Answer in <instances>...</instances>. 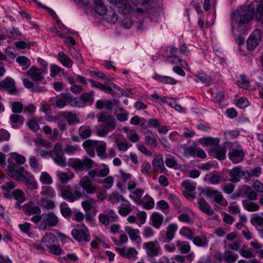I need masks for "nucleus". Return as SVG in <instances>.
Wrapping results in <instances>:
<instances>
[{
	"label": "nucleus",
	"mask_w": 263,
	"mask_h": 263,
	"mask_svg": "<svg viewBox=\"0 0 263 263\" xmlns=\"http://www.w3.org/2000/svg\"><path fill=\"white\" fill-rule=\"evenodd\" d=\"M253 18L257 21L263 19V2L258 5L257 2H253L247 8L241 9L237 11L232 16V31L242 32L245 29V24Z\"/></svg>",
	"instance_id": "f257e3e1"
},
{
	"label": "nucleus",
	"mask_w": 263,
	"mask_h": 263,
	"mask_svg": "<svg viewBox=\"0 0 263 263\" xmlns=\"http://www.w3.org/2000/svg\"><path fill=\"white\" fill-rule=\"evenodd\" d=\"M99 122L103 123L102 126H97L96 130L98 136L103 137L112 130L116 127V120L111 116L100 114L97 116Z\"/></svg>",
	"instance_id": "f03ea898"
},
{
	"label": "nucleus",
	"mask_w": 263,
	"mask_h": 263,
	"mask_svg": "<svg viewBox=\"0 0 263 263\" xmlns=\"http://www.w3.org/2000/svg\"><path fill=\"white\" fill-rule=\"evenodd\" d=\"M31 220L35 223H40L39 228L44 230L47 227L55 226L58 222V218L53 213H49L42 215H34L31 218Z\"/></svg>",
	"instance_id": "7ed1b4c3"
},
{
	"label": "nucleus",
	"mask_w": 263,
	"mask_h": 263,
	"mask_svg": "<svg viewBox=\"0 0 263 263\" xmlns=\"http://www.w3.org/2000/svg\"><path fill=\"white\" fill-rule=\"evenodd\" d=\"M121 175L120 180L117 183V188L122 192H124L126 189L131 191L137 186L136 181L133 179L131 174L122 170L119 171Z\"/></svg>",
	"instance_id": "20e7f679"
},
{
	"label": "nucleus",
	"mask_w": 263,
	"mask_h": 263,
	"mask_svg": "<svg viewBox=\"0 0 263 263\" xmlns=\"http://www.w3.org/2000/svg\"><path fill=\"white\" fill-rule=\"evenodd\" d=\"M5 171L8 176L16 181H23L29 175V172L26 171L23 166L8 165Z\"/></svg>",
	"instance_id": "39448f33"
},
{
	"label": "nucleus",
	"mask_w": 263,
	"mask_h": 263,
	"mask_svg": "<svg viewBox=\"0 0 263 263\" xmlns=\"http://www.w3.org/2000/svg\"><path fill=\"white\" fill-rule=\"evenodd\" d=\"M67 165L76 171H81L91 168L93 166V162L88 158H85L82 160L72 158L68 160Z\"/></svg>",
	"instance_id": "423d86ee"
},
{
	"label": "nucleus",
	"mask_w": 263,
	"mask_h": 263,
	"mask_svg": "<svg viewBox=\"0 0 263 263\" xmlns=\"http://www.w3.org/2000/svg\"><path fill=\"white\" fill-rule=\"evenodd\" d=\"M50 155L57 164L62 167L66 166V159L64 156V152L60 144L58 143L54 145L53 149L50 151Z\"/></svg>",
	"instance_id": "0eeeda50"
},
{
	"label": "nucleus",
	"mask_w": 263,
	"mask_h": 263,
	"mask_svg": "<svg viewBox=\"0 0 263 263\" xmlns=\"http://www.w3.org/2000/svg\"><path fill=\"white\" fill-rule=\"evenodd\" d=\"M262 40V34L259 30H255L249 36L247 41V48L249 50H253L258 46Z\"/></svg>",
	"instance_id": "6e6552de"
},
{
	"label": "nucleus",
	"mask_w": 263,
	"mask_h": 263,
	"mask_svg": "<svg viewBox=\"0 0 263 263\" xmlns=\"http://www.w3.org/2000/svg\"><path fill=\"white\" fill-rule=\"evenodd\" d=\"M84 195V192L80 189H76L74 192H72L69 189H64L61 193L62 197L69 202H74L79 200Z\"/></svg>",
	"instance_id": "1a4fd4ad"
},
{
	"label": "nucleus",
	"mask_w": 263,
	"mask_h": 263,
	"mask_svg": "<svg viewBox=\"0 0 263 263\" xmlns=\"http://www.w3.org/2000/svg\"><path fill=\"white\" fill-rule=\"evenodd\" d=\"M80 230L74 229L71 231L73 237L78 241H89L90 236L86 227L84 224L80 226Z\"/></svg>",
	"instance_id": "9d476101"
},
{
	"label": "nucleus",
	"mask_w": 263,
	"mask_h": 263,
	"mask_svg": "<svg viewBox=\"0 0 263 263\" xmlns=\"http://www.w3.org/2000/svg\"><path fill=\"white\" fill-rule=\"evenodd\" d=\"M27 76L35 82L41 81L44 79L47 71L44 68H37L34 66L31 67L26 73Z\"/></svg>",
	"instance_id": "9b49d317"
},
{
	"label": "nucleus",
	"mask_w": 263,
	"mask_h": 263,
	"mask_svg": "<svg viewBox=\"0 0 263 263\" xmlns=\"http://www.w3.org/2000/svg\"><path fill=\"white\" fill-rule=\"evenodd\" d=\"M116 251L122 257L135 260L137 258L138 251L132 247H117Z\"/></svg>",
	"instance_id": "f8f14e48"
},
{
	"label": "nucleus",
	"mask_w": 263,
	"mask_h": 263,
	"mask_svg": "<svg viewBox=\"0 0 263 263\" xmlns=\"http://www.w3.org/2000/svg\"><path fill=\"white\" fill-rule=\"evenodd\" d=\"M143 248L145 250L147 255L150 257L157 256L160 250L158 241L144 242L143 244Z\"/></svg>",
	"instance_id": "ddd939ff"
},
{
	"label": "nucleus",
	"mask_w": 263,
	"mask_h": 263,
	"mask_svg": "<svg viewBox=\"0 0 263 263\" xmlns=\"http://www.w3.org/2000/svg\"><path fill=\"white\" fill-rule=\"evenodd\" d=\"M181 186L183 189V193L186 198L192 199L195 197L194 192L197 186L195 182L186 180L182 182Z\"/></svg>",
	"instance_id": "4468645a"
},
{
	"label": "nucleus",
	"mask_w": 263,
	"mask_h": 263,
	"mask_svg": "<svg viewBox=\"0 0 263 263\" xmlns=\"http://www.w3.org/2000/svg\"><path fill=\"white\" fill-rule=\"evenodd\" d=\"M229 159L234 163H237L241 162L243 159L244 154L240 146L237 145L236 147L233 145L229 154Z\"/></svg>",
	"instance_id": "2eb2a0df"
},
{
	"label": "nucleus",
	"mask_w": 263,
	"mask_h": 263,
	"mask_svg": "<svg viewBox=\"0 0 263 263\" xmlns=\"http://www.w3.org/2000/svg\"><path fill=\"white\" fill-rule=\"evenodd\" d=\"M111 4L117 5V7L122 9L124 13H128L132 11H135L138 13H143V10L140 8L135 9L134 6L126 5V0H109Z\"/></svg>",
	"instance_id": "dca6fc26"
},
{
	"label": "nucleus",
	"mask_w": 263,
	"mask_h": 263,
	"mask_svg": "<svg viewBox=\"0 0 263 263\" xmlns=\"http://www.w3.org/2000/svg\"><path fill=\"white\" fill-rule=\"evenodd\" d=\"M206 193L211 199H213L217 204L222 206H226L228 204L226 200L217 190L209 189L206 190Z\"/></svg>",
	"instance_id": "f3484780"
},
{
	"label": "nucleus",
	"mask_w": 263,
	"mask_h": 263,
	"mask_svg": "<svg viewBox=\"0 0 263 263\" xmlns=\"http://www.w3.org/2000/svg\"><path fill=\"white\" fill-rule=\"evenodd\" d=\"M180 212L182 213L178 217L179 221L187 223H192L195 221L196 216L190 209L185 207Z\"/></svg>",
	"instance_id": "a211bd4d"
},
{
	"label": "nucleus",
	"mask_w": 263,
	"mask_h": 263,
	"mask_svg": "<svg viewBox=\"0 0 263 263\" xmlns=\"http://www.w3.org/2000/svg\"><path fill=\"white\" fill-rule=\"evenodd\" d=\"M124 230L129 236L132 242L141 241L140 230L138 229H134L130 226L125 225L124 226Z\"/></svg>",
	"instance_id": "6ab92c4d"
},
{
	"label": "nucleus",
	"mask_w": 263,
	"mask_h": 263,
	"mask_svg": "<svg viewBox=\"0 0 263 263\" xmlns=\"http://www.w3.org/2000/svg\"><path fill=\"white\" fill-rule=\"evenodd\" d=\"M164 219V216L157 212H154L149 217V224L154 228L159 229L161 227Z\"/></svg>",
	"instance_id": "aec40b11"
},
{
	"label": "nucleus",
	"mask_w": 263,
	"mask_h": 263,
	"mask_svg": "<svg viewBox=\"0 0 263 263\" xmlns=\"http://www.w3.org/2000/svg\"><path fill=\"white\" fill-rule=\"evenodd\" d=\"M8 164L11 165H22L24 164L26 161V158L17 153H11L9 154V158L7 160Z\"/></svg>",
	"instance_id": "412c9836"
},
{
	"label": "nucleus",
	"mask_w": 263,
	"mask_h": 263,
	"mask_svg": "<svg viewBox=\"0 0 263 263\" xmlns=\"http://www.w3.org/2000/svg\"><path fill=\"white\" fill-rule=\"evenodd\" d=\"M0 88L7 90L11 95L14 94L16 91L14 81L10 77H7L0 82Z\"/></svg>",
	"instance_id": "4be33fe9"
},
{
	"label": "nucleus",
	"mask_w": 263,
	"mask_h": 263,
	"mask_svg": "<svg viewBox=\"0 0 263 263\" xmlns=\"http://www.w3.org/2000/svg\"><path fill=\"white\" fill-rule=\"evenodd\" d=\"M209 154L218 160H223L226 158V150L218 144L209 150Z\"/></svg>",
	"instance_id": "5701e85b"
},
{
	"label": "nucleus",
	"mask_w": 263,
	"mask_h": 263,
	"mask_svg": "<svg viewBox=\"0 0 263 263\" xmlns=\"http://www.w3.org/2000/svg\"><path fill=\"white\" fill-rule=\"evenodd\" d=\"M80 186L88 194H93L96 192V187L92 185L88 177L82 178L79 182Z\"/></svg>",
	"instance_id": "b1692460"
},
{
	"label": "nucleus",
	"mask_w": 263,
	"mask_h": 263,
	"mask_svg": "<svg viewBox=\"0 0 263 263\" xmlns=\"http://www.w3.org/2000/svg\"><path fill=\"white\" fill-rule=\"evenodd\" d=\"M251 223L256 228L258 231L263 234V213L261 215L254 214L250 219Z\"/></svg>",
	"instance_id": "393cba45"
},
{
	"label": "nucleus",
	"mask_w": 263,
	"mask_h": 263,
	"mask_svg": "<svg viewBox=\"0 0 263 263\" xmlns=\"http://www.w3.org/2000/svg\"><path fill=\"white\" fill-rule=\"evenodd\" d=\"M152 164L155 170L160 173L165 170L162 156L161 155H156L155 156L152 161Z\"/></svg>",
	"instance_id": "a878e982"
},
{
	"label": "nucleus",
	"mask_w": 263,
	"mask_h": 263,
	"mask_svg": "<svg viewBox=\"0 0 263 263\" xmlns=\"http://www.w3.org/2000/svg\"><path fill=\"white\" fill-rule=\"evenodd\" d=\"M24 121V118L18 115L13 114L10 116V123L14 128H18L22 127Z\"/></svg>",
	"instance_id": "bb28decb"
},
{
	"label": "nucleus",
	"mask_w": 263,
	"mask_h": 263,
	"mask_svg": "<svg viewBox=\"0 0 263 263\" xmlns=\"http://www.w3.org/2000/svg\"><path fill=\"white\" fill-rule=\"evenodd\" d=\"M81 205L83 210L87 212L90 210H93V211L97 212L98 211V206L97 205L96 201L93 199H89V200L83 201L81 203Z\"/></svg>",
	"instance_id": "cd10ccee"
},
{
	"label": "nucleus",
	"mask_w": 263,
	"mask_h": 263,
	"mask_svg": "<svg viewBox=\"0 0 263 263\" xmlns=\"http://www.w3.org/2000/svg\"><path fill=\"white\" fill-rule=\"evenodd\" d=\"M15 187L14 183L12 182H7L5 185H3L1 187L4 196L7 199H10L12 198L13 195V191L12 190L14 189Z\"/></svg>",
	"instance_id": "c85d7f7f"
},
{
	"label": "nucleus",
	"mask_w": 263,
	"mask_h": 263,
	"mask_svg": "<svg viewBox=\"0 0 263 263\" xmlns=\"http://www.w3.org/2000/svg\"><path fill=\"white\" fill-rule=\"evenodd\" d=\"M195 258V254L193 252H190L187 255L182 256L180 255H174L172 258L179 263H191Z\"/></svg>",
	"instance_id": "c756f323"
},
{
	"label": "nucleus",
	"mask_w": 263,
	"mask_h": 263,
	"mask_svg": "<svg viewBox=\"0 0 263 263\" xmlns=\"http://www.w3.org/2000/svg\"><path fill=\"white\" fill-rule=\"evenodd\" d=\"M55 175L58 178L59 180L62 183H67L74 177V174L71 172L65 173L62 171H58L55 172Z\"/></svg>",
	"instance_id": "7c9ffc66"
},
{
	"label": "nucleus",
	"mask_w": 263,
	"mask_h": 263,
	"mask_svg": "<svg viewBox=\"0 0 263 263\" xmlns=\"http://www.w3.org/2000/svg\"><path fill=\"white\" fill-rule=\"evenodd\" d=\"M133 210V208L130 202L125 200L121 203V206L119 208L118 212L122 216H126L129 214Z\"/></svg>",
	"instance_id": "2f4dec72"
},
{
	"label": "nucleus",
	"mask_w": 263,
	"mask_h": 263,
	"mask_svg": "<svg viewBox=\"0 0 263 263\" xmlns=\"http://www.w3.org/2000/svg\"><path fill=\"white\" fill-rule=\"evenodd\" d=\"M197 202L199 208L202 212L208 215L213 214V210L204 199L199 198Z\"/></svg>",
	"instance_id": "473e14b6"
},
{
	"label": "nucleus",
	"mask_w": 263,
	"mask_h": 263,
	"mask_svg": "<svg viewBox=\"0 0 263 263\" xmlns=\"http://www.w3.org/2000/svg\"><path fill=\"white\" fill-rule=\"evenodd\" d=\"M204 181L209 184L217 185L220 183L221 179L218 174L215 172L206 174L204 178Z\"/></svg>",
	"instance_id": "72a5a7b5"
},
{
	"label": "nucleus",
	"mask_w": 263,
	"mask_h": 263,
	"mask_svg": "<svg viewBox=\"0 0 263 263\" xmlns=\"http://www.w3.org/2000/svg\"><path fill=\"white\" fill-rule=\"evenodd\" d=\"M58 58L64 67L70 68L72 66L73 62L72 60L63 52H60L59 53Z\"/></svg>",
	"instance_id": "f704fd0d"
},
{
	"label": "nucleus",
	"mask_w": 263,
	"mask_h": 263,
	"mask_svg": "<svg viewBox=\"0 0 263 263\" xmlns=\"http://www.w3.org/2000/svg\"><path fill=\"white\" fill-rule=\"evenodd\" d=\"M23 208L24 211L29 214H39L41 213L40 208L35 206L32 202L25 204Z\"/></svg>",
	"instance_id": "c9c22d12"
},
{
	"label": "nucleus",
	"mask_w": 263,
	"mask_h": 263,
	"mask_svg": "<svg viewBox=\"0 0 263 263\" xmlns=\"http://www.w3.org/2000/svg\"><path fill=\"white\" fill-rule=\"evenodd\" d=\"M244 175V172L241 171L240 168L235 167L230 171V176L231 181L238 182L240 180L241 176Z\"/></svg>",
	"instance_id": "e433bc0d"
},
{
	"label": "nucleus",
	"mask_w": 263,
	"mask_h": 263,
	"mask_svg": "<svg viewBox=\"0 0 263 263\" xmlns=\"http://www.w3.org/2000/svg\"><path fill=\"white\" fill-rule=\"evenodd\" d=\"M67 97L69 99V105L70 106L76 107H84L86 106L82 96L80 98H74L70 95V96Z\"/></svg>",
	"instance_id": "4c0bfd02"
},
{
	"label": "nucleus",
	"mask_w": 263,
	"mask_h": 263,
	"mask_svg": "<svg viewBox=\"0 0 263 263\" xmlns=\"http://www.w3.org/2000/svg\"><path fill=\"white\" fill-rule=\"evenodd\" d=\"M106 144L103 141H96V148L98 155L101 158L105 157Z\"/></svg>",
	"instance_id": "58836bf2"
},
{
	"label": "nucleus",
	"mask_w": 263,
	"mask_h": 263,
	"mask_svg": "<svg viewBox=\"0 0 263 263\" xmlns=\"http://www.w3.org/2000/svg\"><path fill=\"white\" fill-rule=\"evenodd\" d=\"M96 141L92 140H87L83 143V146L87 152L91 156L95 154V149L96 148Z\"/></svg>",
	"instance_id": "ea45409f"
},
{
	"label": "nucleus",
	"mask_w": 263,
	"mask_h": 263,
	"mask_svg": "<svg viewBox=\"0 0 263 263\" xmlns=\"http://www.w3.org/2000/svg\"><path fill=\"white\" fill-rule=\"evenodd\" d=\"M242 204L243 208L249 212H256L259 209V205L257 203L253 201L243 200Z\"/></svg>",
	"instance_id": "a19ab883"
},
{
	"label": "nucleus",
	"mask_w": 263,
	"mask_h": 263,
	"mask_svg": "<svg viewBox=\"0 0 263 263\" xmlns=\"http://www.w3.org/2000/svg\"><path fill=\"white\" fill-rule=\"evenodd\" d=\"M56 239V237L53 234L51 233H48L44 236L42 242L44 246L49 248L54 245Z\"/></svg>",
	"instance_id": "79ce46f5"
},
{
	"label": "nucleus",
	"mask_w": 263,
	"mask_h": 263,
	"mask_svg": "<svg viewBox=\"0 0 263 263\" xmlns=\"http://www.w3.org/2000/svg\"><path fill=\"white\" fill-rule=\"evenodd\" d=\"M198 141L201 144L205 146H210L211 148H213L214 146L218 144L219 142L218 139L211 137L200 138Z\"/></svg>",
	"instance_id": "37998d69"
},
{
	"label": "nucleus",
	"mask_w": 263,
	"mask_h": 263,
	"mask_svg": "<svg viewBox=\"0 0 263 263\" xmlns=\"http://www.w3.org/2000/svg\"><path fill=\"white\" fill-rule=\"evenodd\" d=\"M44 119L42 118H40L37 120L34 118L31 119L29 120L26 123L28 127L32 130L34 132H36L38 131L40 129V126L38 124V122H40L42 123H44L42 121H43Z\"/></svg>",
	"instance_id": "c03bdc74"
},
{
	"label": "nucleus",
	"mask_w": 263,
	"mask_h": 263,
	"mask_svg": "<svg viewBox=\"0 0 263 263\" xmlns=\"http://www.w3.org/2000/svg\"><path fill=\"white\" fill-rule=\"evenodd\" d=\"M154 78L164 84L174 85L177 82L174 78L168 76L156 74L154 77Z\"/></svg>",
	"instance_id": "a18cd8bd"
},
{
	"label": "nucleus",
	"mask_w": 263,
	"mask_h": 263,
	"mask_svg": "<svg viewBox=\"0 0 263 263\" xmlns=\"http://www.w3.org/2000/svg\"><path fill=\"white\" fill-rule=\"evenodd\" d=\"M112 102L108 100H100L96 102V107L98 109H105L111 111L112 108Z\"/></svg>",
	"instance_id": "49530a36"
},
{
	"label": "nucleus",
	"mask_w": 263,
	"mask_h": 263,
	"mask_svg": "<svg viewBox=\"0 0 263 263\" xmlns=\"http://www.w3.org/2000/svg\"><path fill=\"white\" fill-rule=\"evenodd\" d=\"M23 181H25V184L30 189L36 190L39 187L37 182L35 179L34 176L29 172V175Z\"/></svg>",
	"instance_id": "de8ad7c7"
},
{
	"label": "nucleus",
	"mask_w": 263,
	"mask_h": 263,
	"mask_svg": "<svg viewBox=\"0 0 263 263\" xmlns=\"http://www.w3.org/2000/svg\"><path fill=\"white\" fill-rule=\"evenodd\" d=\"M18 228L21 232L26 233L30 237H34L36 235L31 231V224L25 222L18 224Z\"/></svg>",
	"instance_id": "09e8293b"
},
{
	"label": "nucleus",
	"mask_w": 263,
	"mask_h": 263,
	"mask_svg": "<svg viewBox=\"0 0 263 263\" xmlns=\"http://www.w3.org/2000/svg\"><path fill=\"white\" fill-rule=\"evenodd\" d=\"M39 180L40 182L44 185H49L53 183L52 178L47 172H43L41 173Z\"/></svg>",
	"instance_id": "8fccbe9b"
},
{
	"label": "nucleus",
	"mask_w": 263,
	"mask_h": 263,
	"mask_svg": "<svg viewBox=\"0 0 263 263\" xmlns=\"http://www.w3.org/2000/svg\"><path fill=\"white\" fill-rule=\"evenodd\" d=\"M16 200V204L18 206L25 201V197L24 192L20 190H14L13 191V195Z\"/></svg>",
	"instance_id": "3c124183"
},
{
	"label": "nucleus",
	"mask_w": 263,
	"mask_h": 263,
	"mask_svg": "<svg viewBox=\"0 0 263 263\" xmlns=\"http://www.w3.org/2000/svg\"><path fill=\"white\" fill-rule=\"evenodd\" d=\"M123 130L126 134L127 138L130 141L136 142L139 140L140 137L136 132L129 129L128 127H124Z\"/></svg>",
	"instance_id": "603ef678"
},
{
	"label": "nucleus",
	"mask_w": 263,
	"mask_h": 263,
	"mask_svg": "<svg viewBox=\"0 0 263 263\" xmlns=\"http://www.w3.org/2000/svg\"><path fill=\"white\" fill-rule=\"evenodd\" d=\"M68 96H70V94L62 95L58 97L56 100L57 106L62 108L65 106L66 104H69V99L67 97Z\"/></svg>",
	"instance_id": "864d4df0"
},
{
	"label": "nucleus",
	"mask_w": 263,
	"mask_h": 263,
	"mask_svg": "<svg viewBox=\"0 0 263 263\" xmlns=\"http://www.w3.org/2000/svg\"><path fill=\"white\" fill-rule=\"evenodd\" d=\"M165 162L166 165L168 167L172 168L175 170L180 167V165L178 163L176 159L172 156H167Z\"/></svg>",
	"instance_id": "5fc2aeb1"
},
{
	"label": "nucleus",
	"mask_w": 263,
	"mask_h": 263,
	"mask_svg": "<svg viewBox=\"0 0 263 263\" xmlns=\"http://www.w3.org/2000/svg\"><path fill=\"white\" fill-rule=\"evenodd\" d=\"M38 203L41 206L47 210H52L55 207L54 202L46 198L39 201Z\"/></svg>",
	"instance_id": "6e6d98bb"
},
{
	"label": "nucleus",
	"mask_w": 263,
	"mask_h": 263,
	"mask_svg": "<svg viewBox=\"0 0 263 263\" xmlns=\"http://www.w3.org/2000/svg\"><path fill=\"white\" fill-rule=\"evenodd\" d=\"M41 194L46 197L53 198L55 196V190L48 186H42Z\"/></svg>",
	"instance_id": "4d7b16f0"
},
{
	"label": "nucleus",
	"mask_w": 263,
	"mask_h": 263,
	"mask_svg": "<svg viewBox=\"0 0 263 263\" xmlns=\"http://www.w3.org/2000/svg\"><path fill=\"white\" fill-rule=\"evenodd\" d=\"M179 234L188 239H192L195 234L194 231L186 227H183L180 230Z\"/></svg>",
	"instance_id": "13d9d810"
},
{
	"label": "nucleus",
	"mask_w": 263,
	"mask_h": 263,
	"mask_svg": "<svg viewBox=\"0 0 263 263\" xmlns=\"http://www.w3.org/2000/svg\"><path fill=\"white\" fill-rule=\"evenodd\" d=\"M178 228V225L175 223H171L167 227L166 231L167 233V238L168 239L172 240L173 239Z\"/></svg>",
	"instance_id": "bf43d9fd"
},
{
	"label": "nucleus",
	"mask_w": 263,
	"mask_h": 263,
	"mask_svg": "<svg viewBox=\"0 0 263 263\" xmlns=\"http://www.w3.org/2000/svg\"><path fill=\"white\" fill-rule=\"evenodd\" d=\"M167 61L173 64H179L185 69L188 67L187 63L185 61L181 60L176 55L170 56L167 58Z\"/></svg>",
	"instance_id": "052dcab7"
},
{
	"label": "nucleus",
	"mask_w": 263,
	"mask_h": 263,
	"mask_svg": "<svg viewBox=\"0 0 263 263\" xmlns=\"http://www.w3.org/2000/svg\"><path fill=\"white\" fill-rule=\"evenodd\" d=\"M194 244L198 247H205L208 243V241L206 236L204 235L197 236L193 239Z\"/></svg>",
	"instance_id": "680f3d73"
},
{
	"label": "nucleus",
	"mask_w": 263,
	"mask_h": 263,
	"mask_svg": "<svg viewBox=\"0 0 263 263\" xmlns=\"http://www.w3.org/2000/svg\"><path fill=\"white\" fill-rule=\"evenodd\" d=\"M94 9L97 13L103 15L106 13L107 10L101 1L95 3Z\"/></svg>",
	"instance_id": "e2e57ef3"
},
{
	"label": "nucleus",
	"mask_w": 263,
	"mask_h": 263,
	"mask_svg": "<svg viewBox=\"0 0 263 263\" xmlns=\"http://www.w3.org/2000/svg\"><path fill=\"white\" fill-rule=\"evenodd\" d=\"M238 257V255L237 254H235L230 250H225L224 258L225 260L227 263H231L235 261L237 259Z\"/></svg>",
	"instance_id": "0e129e2a"
},
{
	"label": "nucleus",
	"mask_w": 263,
	"mask_h": 263,
	"mask_svg": "<svg viewBox=\"0 0 263 263\" xmlns=\"http://www.w3.org/2000/svg\"><path fill=\"white\" fill-rule=\"evenodd\" d=\"M34 142L35 143V145L37 147L43 146L46 148H50L52 146V144L50 142L47 141L46 140L42 138L41 137H37L34 140Z\"/></svg>",
	"instance_id": "69168bd1"
},
{
	"label": "nucleus",
	"mask_w": 263,
	"mask_h": 263,
	"mask_svg": "<svg viewBox=\"0 0 263 263\" xmlns=\"http://www.w3.org/2000/svg\"><path fill=\"white\" fill-rule=\"evenodd\" d=\"M176 246L179 247V251L183 254L189 252L191 249L190 243L187 241L181 242L178 241L176 243Z\"/></svg>",
	"instance_id": "338daca9"
},
{
	"label": "nucleus",
	"mask_w": 263,
	"mask_h": 263,
	"mask_svg": "<svg viewBox=\"0 0 263 263\" xmlns=\"http://www.w3.org/2000/svg\"><path fill=\"white\" fill-rule=\"evenodd\" d=\"M16 61L22 66L23 70L26 69L31 64L30 60L24 56L17 57Z\"/></svg>",
	"instance_id": "774afa93"
}]
</instances>
